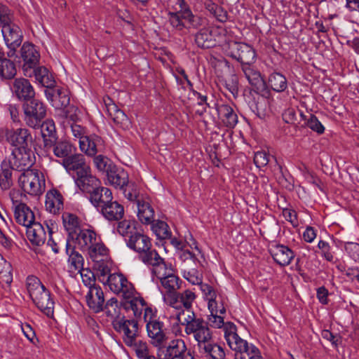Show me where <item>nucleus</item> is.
<instances>
[{
    "mask_svg": "<svg viewBox=\"0 0 359 359\" xmlns=\"http://www.w3.org/2000/svg\"><path fill=\"white\" fill-rule=\"evenodd\" d=\"M177 318L180 324L184 327V332L188 336H192L197 342V346H201L203 343L210 340L213 333L209 327L208 322L203 318L196 317L192 311H179Z\"/></svg>",
    "mask_w": 359,
    "mask_h": 359,
    "instance_id": "nucleus-1",
    "label": "nucleus"
},
{
    "mask_svg": "<svg viewBox=\"0 0 359 359\" xmlns=\"http://www.w3.org/2000/svg\"><path fill=\"white\" fill-rule=\"evenodd\" d=\"M26 285L29 297L36 307L48 317L52 316L55 303L50 291L34 276L27 278Z\"/></svg>",
    "mask_w": 359,
    "mask_h": 359,
    "instance_id": "nucleus-2",
    "label": "nucleus"
},
{
    "mask_svg": "<svg viewBox=\"0 0 359 359\" xmlns=\"http://www.w3.org/2000/svg\"><path fill=\"white\" fill-rule=\"evenodd\" d=\"M143 318L151 344L156 348L166 344L168 339L167 330L164 323L156 318V312L152 309H147Z\"/></svg>",
    "mask_w": 359,
    "mask_h": 359,
    "instance_id": "nucleus-3",
    "label": "nucleus"
},
{
    "mask_svg": "<svg viewBox=\"0 0 359 359\" xmlns=\"http://www.w3.org/2000/svg\"><path fill=\"white\" fill-rule=\"evenodd\" d=\"M18 183L25 192L36 196L41 194L42 189L45 186V180L39 170L30 169L20 174Z\"/></svg>",
    "mask_w": 359,
    "mask_h": 359,
    "instance_id": "nucleus-4",
    "label": "nucleus"
},
{
    "mask_svg": "<svg viewBox=\"0 0 359 359\" xmlns=\"http://www.w3.org/2000/svg\"><path fill=\"white\" fill-rule=\"evenodd\" d=\"M168 22L174 29L177 32H184L185 29H198L204 22L201 16L194 15L191 10L184 13L168 14Z\"/></svg>",
    "mask_w": 359,
    "mask_h": 359,
    "instance_id": "nucleus-5",
    "label": "nucleus"
},
{
    "mask_svg": "<svg viewBox=\"0 0 359 359\" xmlns=\"http://www.w3.org/2000/svg\"><path fill=\"white\" fill-rule=\"evenodd\" d=\"M24 121L31 128L39 127L46 114V107L39 100L34 97L23 104Z\"/></svg>",
    "mask_w": 359,
    "mask_h": 359,
    "instance_id": "nucleus-6",
    "label": "nucleus"
},
{
    "mask_svg": "<svg viewBox=\"0 0 359 359\" xmlns=\"http://www.w3.org/2000/svg\"><path fill=\"white\" fill-rule=\"evenodd\" d=\"M13 170L25 171L30 170L35 161V156L32 149H13L8 159H4Z\"/></svg>",
    "mask_w": 359,
    "mask_h": 359,
    "instance_id": "nucleus-7",
    "label": "nucleus"
},
{
    "mask_svg": "<svg viewBox=\"0 0 359 359\" xmlns=\"http://www.w3.org/2000/svg\"><path fill=\"white\" fill-rule=\"evenodd\" d=\"M1 28L4 43L9 49L7 53L8 56L12 57L15 55L16 50L22 43L23 39L22 30L15 22L6 25Z\"/></svg>",
    "mask_w": 359,
    "mask_h": 359,
    "instance_id": "nucleus-8",
    "label": "nucleus"
},
{
    "mask_svg": "<svg viewBox=\"0 0 359 359\" xmlns=\"http://www.w3.org/2000/svg\"><path fill=\"white\" fill-rule=\"evenodd\" d=\"M187 345L181 339H172L168 345L165 344L157 347L158 359H186Z\"/></svg>",
    "mask_w": 359,
    "mask_h": 359,
    "instance_id": "nucleus-9",
    "label": "nucleus"
},
{
    "mask_svg": "<svg viewBox=\"0 0 359 359\" xmlns=\"http://www.w3.org/2000/svg\"><path fill=\"white\" fill-rule=\"evenodd\" d=\"M114 329L122 334L126 345H132L138 337V323L136 320H128L124 316L113 322Z\"/></svg>",
    "mask_w": 359,
    "mask_h": 359,
    "instance_id": "nucleus-10",
    "label": "nucleus"
},
{
    "mask_svg": "<svg viewBox=\"0 0 359 359\" xmlns=\"http://www.w3.org/2000/svg\"><path fill=\"white\" fill-rule=\"evenodd\" d=\"M107 283L114 293L124 299H130L134 295L135 288L133 284L121 273L109 274L107 278Z\"/></svg>",
    "mask_w": 359,
    "mask_h": 359,
    "instance_id": "nucleus-11",
    "label": "nucleus"
},
{
    "mask_svg": "<svg viewBox=\"0 0 359 359\" xmlns=\"http://www.w3.org/2000/svg\"><path fill=\"white\" fill-rule=\"evenodd\" d=\"M6 137L14 149H32L33 138L30 131L25 128L8 130Z\"/></svg>",
    "mask_w": 359,
    "mask_h": 359,
    "instance_id": "nucleus-12",
    "label": "nucleus"
},
{
    "mask_svg": "<svg viewBox=\"0 0 359 359\" xmlns=\"http://www.w3.org/2000/svg\"><path fill=\"white\" fill-rule=\"evenodd\" d=\"M229 50L230 56L242 63L243 66L250 65L255 61V50L247 43L233 42Z\"/></svg>",
    "mask_w": 359,
    "mask_h": 359,
    "instance_id": "nucleus-13",
    "label": "nucleus"
},
{
    "mask_svg": "<svg viewBox=\"0 0 359 359\" xmlns=\"http://www.w3.org/2000/svg\"><path fill=\"white\" fill-rule=\"evenodd\" d=\"M44 93L51 105L57 110L65 108L69 104V91L66 88L53 86L46 88Z\"/></svg>",
    "mask_w": 359,
    "mask_h": 359,
    "instance_id": "nucleus-14",
    "label": "nucleus"
},
{
    "mask_svg": "<svg viewBox=\"0 0 359 359\" xmlns=\"http://www.w3.org/2000/svg\"><path fill=\"white\" fill-rule=\"evenodd\" d=\"M104 103L106 112L114 123L123 129L128 128L130 126V121L126 114L118 107L113 100L107 97L104 98Z\"/></svg>",
    "mask_w": 359,
    "mask_h": 359,
    "instance_id": "nucleus-15",
    "label": "nucleus"
},
{
    "mask_svg": "<svg viewBox=\"0 0 359 359\" xmlns=\"http://www.w3.org/2000/svg\"><path fill=\"white\" fill-rule=\"evenodd\" d=\"M269 251L273 260L281 266L289 265L294 257V252L282 244L276 243L271 244Z\"/></svg>",
    "mask_w": 359,
    "mask_h": 359,
    "instance_id": "nucleus-16",
    "label": "nucleus"
},
{
    "mask_svg": "<svg viewBox=\"0 0 359 359\" xmlns=\"http://www.w3.org/2000/svg\"><path fill=\"white\" fill-rule=\"evenodd\" d=\"M21 57L24 61L22 69L25 75H29L27 70L30 68H34L39 61L40 55L36 47L30 43H24L20 49Z\"/></svg>",
    "mask_w": 359,
    "mask_h": 359,
    "instance_id": "nucleus-17",
    "label": "nucleus"
},
{
    "mask_svg": "<svg viewBox=\"0 0 359 359\" xmlns=\"http://www.w3.org/2000/svg\"><path fill=\"white\" fill-rule=\"evenodd\" d=\"M61 164L68 173H75L76 177L89 167L84 155L76 153V151L65 158Z\"/></svg>",
    "mask_w": 359,
    "mask_h": 359,
    "instance_id": "nucleus-18",
    "label": "nucleus"
},
{
    "mask_svg": "<svg viewBox=\"0 0 359 359\" xmlns=\"http://www.w3.org/2000/svg\"><path fill=\"white\" fill-rule=\"evenodd\" d=\"M139 258L145 264L153 266L152 271L154 274L165 275L163 272L165 271L167 264L157 251L152 249L151 247L149 250L141 254Z\"/></svg>",
    "mask_w": 359,
    "mask_h": 359,
    "instance_id": "nucleus-19",
    "label": "nucleus"
},
{
    "mask_svg": "<svg viewBox=\"0 0 359 359\" xmlns=\"http://www.w3.org/2000/svg\"><path fill=\"white\" fill-rule=\"evenodd\" d=\"M11 88L13 93L21 101H28L35 95L32 84L29 80L24 78L15 79Z\"/></svg>",
    "mask_w": 359,
    "mask_h": 359,
    "instance_id": "nucleus-20",
    "label": "nucleus"
},
{
    "mask_svg": "<svg viewBox=\"0 0 359 359\" xmlns=\"http://www.w3.org/2000/svg\"><path fill=\"white\" fill-rule=\"evenodd\" d=\"M103 140L97 135H90L80 140V149L89 156H95L104 149Z\"/></svg>",
    "mask_w": 359,
    "mask_h": 359,
    "instance_id": "nucleus-21",
    "label": "nucleus"
},
{
    "mask_svg": "<svg viewBox=\"0 0 359 359\" xmlns=\"http://www.w3.org/2000/svg\"><path fill=\"white\" fill-rule=\"evenodd\" d=\"M75 182L83 192L90 194L100 185V181L91 173L90 166L75 177Z\"/></svg>",
    "mask_w": 359,
    "mask_h": 359,
    "instance_id": "nucleus-22",
    "label": "nucleus"
},
{
    "mask_svg": "<svg viewBox=\"0 0 359 359\" xmlns=\"http://www.w3.org/2000/svg\"><path fill=\"white\" fill-rule=\"evenodd\" d=\"M88 306L95 313L104 310V297L100 286L91 287L86 294Z\"/></svg>",
    "mask_w": 359,
    "mask_h": 359,
    "instance_id": "nucleus-23",
    "label": "nucleus"
},
{
    "mask_svg": "<svg viewBox=\"0 0 359 359\" xmlns=\"http://www.w3.org/2000/svg\"><path fill=\"white\" fill-rule=\"evenodd\" d=\"M14 206V217L17 223L27 227L34 222V215L32 210L23 203L13 201Z\"/></svg>",
    "mask_w": 359,
    "mask_h": 359,
    "instance_id": "nucleus-24",
    "label": "nucleus"
},
{
    "mask_svg": "<svg viewBox=\"0 0 359 359\" xmlns=\"http://www.w3.org/2000/svg\"><path fill=\"white\" fill-rule=\"evenodd\" d=\"M126 243L128 247L137 252L139 256L152 247L150 238L138 231L126 239Z\"/></svg>",
    "mask_w": 359,
    "mask_h": 359,
    "instance_id": "nucleus-25",
    "label": "nucleus"
},
{
    "mask_svg": "<svg viewBox=\"0 0 359 359\" xmlns=\"http://www.w3.org/2000/svg\"><path fill=\"white\" fill-rule=\"evenodd\" d=\"M150 199L144 196L137 203V216L139 220L144 224H151L154 222V210L151 205Z\"/></svg>",
    "mask_w": 359,
    "mask_h": 359,
    "instance_id": "nucleus-26",
    "label": "nucleus"
},
{
    "mask_svg": "<svg viewBox=\"0 0 359 359\" xmlns=\"http://www.w3.org/2000/svg\"><path fill=\"white\" fill-rule=\"evenodd\" d=\"M91 203L99 210L107 205L113 199L111 190L104 187L99 185L93 192L90 194L89 197Z\"/></svg>",
    "mask_w": 359,
    "mask_h": 359,
    "instance_id": "nucleus-27",
    "label": "nucleus"
},
{
    "mask_svg": "<svg viewBox=\"0 0 359 359\" xmlns=\"http://www.w3.org/2000/svg\"><path fill=\"white\" fill-rule=\"evenodd\" d=\"M62 219L63 226L68 234L66 241L74 243L75 236L81 229L79 217L73 213L65 212L62 215Z\"/></svg>",
    "mask_w": 359,
    "mask_h": 359,
    "instance_id": "nucleus-28",
    "label": "nucleus"
},
{
    "mask_svg": "<svg viewBox=\"0 0 359 359\" xmlns=\"http://www.w3.org/2000/svg\"><path fill=\"white\" fill-rule=\"evenodd\" d=\"M46 226L44 227L39 222H33L26 227V234L28 240L32 245H42L46 240Z\"/></svg>",
    "mask_w": 359,
    "mask_h": 359,
    "instance_id": "nucleus-29",
    "label": "nucleus"
},
{
    "mask_svg": "<svg viewBox=\"0 0 359 359\" xmlns=\"http://www.w3.org/2000/svg\"><path fill=\"white\" fill-rule=\"evenodd\" d=\"M63 196L57 189L49 190L46 194L45 207L52 214H58L63 209Z\"/></svg>",
    "mask_w": 359,
    "mask_h": 359,
    "instance_id": "nucleus-30",
    "label": "nucleus"
},
{
    "mask_svg": "<svg viewBox=\"0 0 359 359\" xmlns=\"http://www.w3.org/2000/svg\"><path fill=\"white\" fill-rule=\"evenodd\" d=\"M165 275L155 274L160 279L162 287L167 293L176 292L180 287L181 280L177 276L172 273V269L165 266V269L163 272Z\"/></svg>",
    "mask_w": 359,
    "mask_h": 359,
    "instance_id": "nucleus-31",
    "label": "nucleus"
},
{
    "mask_svg": "<svg viewBox=\"0 0 359 359\" xmlns=\"http://www.w3.org/2000/svg\"><path fill=\"white\" fill-rule=\"evenodd\" d=\"M47 149H52L54 155L63 160L69 157L76 151V147L68 140H56L53 145H48L46 147Z\"/></svg>",
    "mask_w": 359,
    "mask_h": 359,
    "instance_id": "nucleus-32",
    "label": "nucleus"
},
{
    "mask_svg": "<svg viewBox=\"0 0 359 359\" xmlns=\"http://www.w3.org/2000/svg\"><path fill=\"white\" fill-rule=\"evenodd\" d=\"M216 109L219 118L229 128H233L238 123V116L233 109L227 104H217Z\"/></svg>",
    "mask_w": 359,
    "mask_h": 359,
    "instance_id": "nucleus-33",
    "label": "nucleus"
},
{
    "mask_svg": "<svg viewBox=\"0 0 359 359\" xmlns=\"http://www.w3.org/2000/svg\"><path fill=\"white\" fill-rule=\"evenodd\" d=\"M103 217L109 221H119L124 216V208L117 201H111L100 210Z\"/></svg>",
    "mask_w": 359,
    "mask_h": 359,
    "instance_id": "nucleus-34",
    "label": "nucleus"
},
{
    "mask_svg": "<svg viewBox=\"0 0 359 359\" xmlns=\"http://www.w3.org/2000/svg\"><path fill=\"white\" fill-rule=\"evenodd\" d=\"M109 182L116 188L123 189L128 183V175L123 168L116 165L106 175Z\"/></svg>",
    "mask_w": 359,
    "mask_h": 359,
    "instance_id": "nucleus-35",
    "label": "nucleus"
},
{
    "mask_svg": "<svg viewBox=\"0 0 359 359\" xmlns=\"http://www.w3.org/2000/svg\"><path fill=\"white\" fill-rule=\"evenodd\" d=\"M27 71L30 74L25 75L26 76L31 77L34 75L36 80L46 88L54 86L55 80L46 67L43 66L36 67V66Z\"/></svg>",
    "mask_w": 359,
    "mask_h": 359,
    "instance_id": "nucleus-36",
    "label": "nucleus"
},
{
    "mask_svg": "<svg viewBox=\"0 0 359 359\" xmlns=\"http://www.w3.org/2000/svg\"><path fill=\"white\" fill-rule=\"evenodd\" d=\"M98 239L96 233L90 229H81L74 238V243L78 244L83 250H87Z\"/></svg>",
    "mask_w": 359,
    "mask_h": 359,
    "instance_id": "nucleus-37",
    "label": "nucleus"
},
{
    "mask_svg": "<svg viewBox=\"0 0 359 359\" xmlns=\"http://www.w3.org/2000/svg\"><path fill=\"white\" fill-rule=\"evenodd\" d=\"M226 343L230 348L235 352L234 359H246L245 353L252 344H249L246 340L241 339L238 334L233 338H230V340L227 341Z\"/></svg>",
    "mask_w": 359,
    "mask_h": 359,
    "instance_id": "nucleus-38",
    "label": "nucleus"
},
{
    "mask_svg": "<svg viewBox=\"0 0 359 359\" xmlns=\"http://www.w3.org/2000/svg\"><path fill=\"white\" fill-rule=\"evenodd\" d=\"M204 353L209 355L212 359H224L226 353L223 347L214 342L213 336L210 340L203 343L201 346L198 347Z\"/></svg>",
    "mask_w": 359,
    "mask_h": 359,
    "instance_id": "nucleus-39",
    "label": "nucleus"
},
{
    "mask_svg": "<svg viewBox=\"0 0 359 359\" xmlns=\"http://www.w3.org/2000/svg\"><path fill=\"white\" fill-rule=\"evenodd\" d=\"M41 135L43 139L44 147L53 145V143L57 140L55 126L52 120H46L40 124Z\"/></svg>",
    "mask_w": 359,
    "mask_h": 359,
    "instance_id": "nucleus-40",
    "label": "nucleus"
},
{
    "mask_svg": "<svg viewBox=\"0 0 359 359\" xmlns=\"http://www.w3.org/2000/svg\"><path fill=\"white\" fill-rule=\"evenodd\" d=\"M72 241H66V253L69 256L68 262L74 270L81 271L83 267V258L82 255L75 250Z\"/></svg>",
    "mask_w": 359,
    "mask_h": 359,
    "instance_id": "nucleus-41",
    "label": "nucleus"
},
{
    "mask_svg": "<svg viewBox=\"0 0 359 359\" xmlns=\"http://www.w3.org/2000/svg\"><path fill=\"white\" fill-rule=\"evenodd\" d=\"M128 299V301L126 302L125 307L126 309H131L135 318H141L142 311H144V314L147 309H152L147 306L146 302L141 297H136L133 295Z\"/></svg>",
    "mask_w": 359,
    "mask_h": 359,
    "instance_id": "nucleus-42",
    "label": "nucleus"
},
{
    "mask_svg": "<svg viewBox=\"0 0 359 359\" xmlns=\"http://www.w3.org/2000/svg\"><path fill=\"white\" fill-rule=\"evenodd\" d=\"M79 109L74 105H68L65 108L58 110L57 116L61 119V123L64 127L67 126V123H76L79 120Z\"/></svg>",
    "mask_w": 359,
    "mask_h": 359,
    "instance_id": "nucleus-43",
    "label": "nucleus"
},
{
    "mask_svg": "<svg viewBox=\"0 0 359 359\" xmlns=\"http://www.w3.org/2000/svg\"><path fill=\"white\" fill-rule=\"evenodd\" d=\"M90 257L95 262L99 263L107 258L108 249L98 238L88 250Z\"/></svg>",
    "mask_w": 359,
    "mask_h": 359,
    "instance_id": "nucleus-44",
    "label": "nucleus"
},
{
    "mask_svg": "<svg viewBox=\"0 0 359 359\" xmlns=\"http://www.w3.org/2000/svg\"><path fill=\"white\" fill-rule=\"evenodd\" d=\"M195 42L201 48H210L215 46L211 31L208 28L201 29L195 35Z\"/></svg>",
    "mask_w": 359,
    "mask_h": 359,
    "instance_id": "nucleus-45",
    "label": "nucleus"
},
{
    "mask_svg": "<svg viewBox=\"0 0 359 359\" xmlns=\"http://www.w3.org/2000/svg\"><path fill=\"white\" fill-rule=\"evenodd\" d=\"M268 83L273 90L278 93L283 92L287 88V81L285 76L276 72L269 75Z\"/></svg>",
    "mask_w": 359,
    "mask_h": 359,
    "instance_id": "nucleus-46",
    "label": "nucleus"
},
{
    "mask_svg": "<svg viewBox=\"0 0 359 359\" xmlns=\"http://www.w3.org/2000/svg\"><path fill=\"white\" fill-rule=\"evenodd\" d=\"M299 117L303 121L302 124H301V127H308L318 134H323L324 133V126L315 115L309 114V116H307L304 115L302 111H300Z\"/></svg>",
    "mask_w": 359,
    "mask_h": 359,
    "instance_id": "nucleus-47",
    "label": "nucleus"
},
{
    "mask_svg": "<svg viewBox=\"0 0 359 359\" xmlns=\"http://www.w3.org/2000/svg\"><path fill=\"white\" fill-rule=\"evenodd\" d=\"M242 69L247 80L252 86L259 89L263 85L264 81L258 71L254 69L250 65L243 66Z\"/></svg>",
    "mask_w": 359,
    "mask_h": 359,
    "instance_id": "nucleus-48",
    "label": "nucleus"
},
{
    "mask_svg": "<svg viewBox=\"0 0 359 359\" xmlns=\"http://www.w3.org/2000/svg\"><path fill=\"white\" fill-rule=\"evenodd\" d=\"M0 188L7 190L13 185L12 170L6 161L1 163Z\"/></svg>",
    "mask_w": 359,
    "mask_h": 359,
    "instance_id": "nucleus-49",
    "label": "nucleus"
},
{
    "mask_svg": "<svg viewBox=\"0 0 359 359\" xmlns=\"http://www.w3.org/2000/svg\"><path fill=\"white\" fill-rule=\"evenodd\" d=\"M17 70L15 63L5 57L0 58V76L6 79H13Z\"/></svg>",
    "mask_w": 359,
    "mask_h": 359,
    "instance_id": "nucleus-50",
    "label": "nucleus"
},
{
    "mask_svg": "<svg viewBox=\"0 0 359 359\" xmlns=\"http://www.w3.org/2000/svg\"><path fill=\"white\" fill-rule=\"evenodd\" d=\"M152 231L159 239L170 238L171 231L168 224L161 220H157L152 224Z\"/></svg>",
    "mask_w": 359,
    "mask_h": 359,
    "instance_id": "nucleus-51",
    "label": "nucleus"
},
{
    "mask_svg": "<svg viewBox=\"0 0 359 359\" xmlns=\"http://www.w3.org/2000/svg\"><path fill=\"white\" fill-rule=\"evenodd\" d=\"M117 231L122 236L130 238V236L137 232L135 222L129 219L120 221L117 225Z\"/></svg>",
    "mask_w": 359,
    "mask_h": 359,
    "instance_id": "nucleus-52",
    "label": "nucleus"
},
{
    "mask_svg": "<svg viewBox=\"0 0 359 359\" xmlns=\"http://www.w3.org/2000/svg\"><path fill=\"white\" fill-rule=\"evenodd\" d=\"M104 311L106 315L111 318L112 323L115 320L122 317L120 315L121 309L118 307L117 300L115 298H111L107 302Z\"/></svg>",
    "mask_w": 359,
    "mask_h": 359,
    "instance_id": "nucleus-53",
    "label": "nucleus"
},
{
    "mask_svg": "<svg viewBox=\"0 0 359 359\" xmlns=\"http://www.w3.org/2000/svg\"><path fill=\"white\" fill-rule=\"evenodd\" d=\"M93 162L96 168L101 172L107 174L109 170L114 166L115 164L107 156L97 155L94 156Z\"/></svg>",
    "mask_w": 359,
    "mask_h": 359,
    "instance_id": "nucleus-54",
    "label": "nucleus"
},
{
    "mask_svg": "<svg viewBox=\"0 0 359 359\" xmlns=\"http://www.w3.org/2000/svg\"><path fill=\"white\" fill-rule=\"evenodd\" d=\"M123 194L125 197L133 202L134 204L138 203V201H140L144 196L140 194L138 189L135 184H129L124 187Z\"/></svg>",
    "mask_w": 359,
    "mask_h": 359,
    "instance_id": "nucleus-55",
    "label": "nucleus"
},
{
    "mask_svg": "<svg viewBox=\"0 0 359 359\" xmlns=\"http://www.w3.org/2000/svg\"><path fill=\"white\" fill-rule=\"evenodd\" d=\"M180 302L181 306H183V307L186 310H182L181 311L187 312V311H191L190 309L192 306V303L196 299V294L194 292L186 290L184 292L180 293Z\"/></svg>",
    "mask_w": 359,
    "mask_h": 359,
    "instance_id": "nucleus-56",
    "label": "nucleus"
},
{
    "mask_svg": "<svg viewBox=\"0 0 359 359\" xmlns=\"http://www.w3.org/2000/svg\"><path fill=\"white\" fill-rule=\"evenodd\" d=\"M208 309L210 313L224 314L226 313V309L224 298L221 295H219L216 299L208 302Z\"/></svg>",
    "mask_w": 359,
    "mask_h": 359,
    "instance_id": "nucleus-57",
    "label": "nucleus"
},
{
    "mask_svg": "<svg viewBox=\"0 0 359 359\" xmlns=\"http://www.w3.org/2000/svg\"><path fill=\"white\" fill-rule=\"evenodd\" d=\"M127 346L133 348L136 353L137 356L140 359H142L143 358H145L147 355H149L147 342L139 340L137 338L135 339V341H133L132 345Z\"/></svg>",
    "mask_w": 359,
    "mask_h": 359,
    "instance_id": "nucleus-58",
    "label": "nucleus"
},
{
    "mask_svg": "<svg viewBox=\"0 0 359 359\" xmlns=\"http://www.w3.org/2000/svg\"><path fill=\"white\" fill-rule=\"evenodd\" d=\"M15 22L13 12L6 6L0 4V27Z\"/></svg>",
    "mask_w": 359,
    "mask_h": 359,
    "instance_id": "nucleus-59",
    "label": "nucleus"
},
{
    "mask_svg": "<svg viewBox=\"0 0 359 359\" xmlns=\"http://www.w3.org/2000/svg\"><path fill=\"white\" fill-rule=\"evenodd\" d=\"M225 88L232 94L233 97H237L239 92L238 78L235 74H231L224 81Z\"/></svg>",
    "mask_w": 359,
    "mask_h": 359,
    "instance_id": "nucleus-60",
    "label": "nucleus"
},
{
    "mask_svg": "<svg viewBox=\"0 0 359 359\" xmlns=\"http://www.w3.org/2000/svg\"><path fill=\"white\" fill-rule=\"evenodd\" d=\"M300 111L298 114L294 109H287L283 113V118L287 123L294 125L297 127L299 125L301 127L302 120L298 121V116H299Z\"/></svg>",
    "mask_w": 359,
    "mask_h": 359,
    "instance_id": "nucleus-61",
    "label": "nucleus"
},
{
    "mask_svg": "<svg viewBox=\"0 0 359 359\" xmlns=\"http://www.w3.org/2000/svg\"><path fill=\"white\" fill-rule=\"evenodd\" d=\"M183 277L192 285H200L203 282L202 274L196 269H191L183 272Z\"/></svg>",
    "mask_w": 359,
    "mask_h": 359,
    "instance_id": "nucleus-62",
    "label": "nucleus"
},
{
    "mask_svg": "<svg viewBox=\"0 0 359 359\" xmlns=\"http://www.w3.org/2000/svg\"><path fill=\"white\" fill-rule=\"evenodd\" d=\"M6 265L5 270L0 272V283L10 285L13 281L12 266L10 263L3 262Z\"/></svg>",
    "mask_w": 359,
    "mask_h": 359,
    "instance_id": "nucleus-63",
    "label": "nucleus"
},
{
    "mask_svg": "<svg viewBox=\"0 0 359 359\" xmlns=\"http://www.w3.org/2000/svg\"><path fill=\"white\" fill-rule=\"evenodd\" d=\"M270 156L265 151H257L255 154L254 163L257 168L266 166L269 162Z\"/></svg>",
    "mask_w": 359,
    "mask_h": 359,
    "instance_id": "nucleus-64",
    "label": "nucleus"
}]
</instances>
